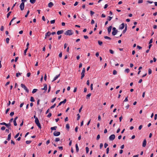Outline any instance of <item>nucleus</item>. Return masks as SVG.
Listing matches in <instances>:
<instances>
[{
  "label": "nucleus",
  "mask_w": 157,
  "mask_h": 157,
  "mask_svg": "<svg viewBox=\"0 0 157 157\" xmlns=\"http://www.w3.org/2000/svg\"><path fill=\"white\" fill-rule=\"evenodd\" d=\"M35 122L36 125L38 126L39 128L41 129V125L39 122V120L37 118H36L35 120Z\"/></svg>",
  "instance_id": "f257e3e1"
},
{
  "label": "nucleus",
  "mask_w": 157,
  "mask_h": 157,
  "mask_svg": "<svg viewBox=\"0 0 157 157\" xmlns=\"http://www.w3.org/2000/svg\"><path fill=\"white\" fill-rule=\"evenodd\" d=\"M71 30H68L67 31L64 33L65 35H71L73 34Z\"/></svg>",
  "instance_id": "f03ea898"
},
{
  "label": "nucleus",
  "mask_w": 157,
  "mask_h": 157,
  "mask_svg": "<svg viewBox=\"0 0 157 157\" xmlns=\"http://www.w3.org/2000/svg\"><path fill=\"white\" fill-rule=\"evenodd\" d=\"M21 87H22V88H24V89L25 90V91L27 93L29 92V90L27 88V87L25 86L24 84H23L21 83Z\"/></svg>",
  "instance_id": "7ed1b4c3"
},
{
  "label": "nucleus",
  "mask_w": 157,
  "mask_h": 157,
  "mask_svg": "<svg viewBox=\"0 0 157 157\" xmlns=\"http://www.w3.org/2000/svg\"><path fill=\"white\" fill-rule=\"evenodd\" d=\"M113 31L112 32V34L113 35L115 36L117 33L118 31L116 29L115 27H113Z\"/></svg>",
  "instance_id": "20e7f679"
},
{
  "label": "nucleus",
  "mask_w": 157,
  "mask_h": 157,
  "mask_svg": "<svg viewBox=\"0 0 157 157\" xmlns=\"http://www.w3.org/2000/svg\"><path fill=\"white\" fill-rule=\"evenodd\" d=\"M25 6L24 2H22L20 5V7L21 10L22 11L24 10Z\"/></svg>",
  "instance_id": "39448f33"
},
{
  "label": "nucleus",
  "mask_w": 157,
  "mask_h": 157,
  "mask_svg": "<svg viewBox=\"0 0 157 157\" xmlns=\"http://www.w3.org/2000/svg\"><path fill=\"white\" fill-rule=\"evenodd\" d=\"M115 137V136L114 134L111 135L109 137V139L110 140H113Z\"/></svg>",
  "instance_id": "423d86ee"
},
{
  "label": "nucleus",
  "mask_w": 157,
  "mask_h": 157,
  "mask_svg": "<svg viewBox=\"0 0 157 157\" xmlns=\"http://www.w3.org/2000/svg\"><path fill=\"white\" fill-rule=\"evenodd\" d=\"M60 134V133L59 132L55 131L53 133V135L55 136H58Z\"/></svg>",
  "instance_id": "0eeeda50"
},
{
  "label": "nucleus",
  "mask_w": 157,
  "mask_h": 157,
  "mask_svg": "<svg viewBox=\"0 0 157 157\" xmlns=\"http://www.w3.org/2000/svg\"><path fill=\"white\" fill-rule=\"evenodd\" d=\"M66 101L67 100L66 99H64L63 101H61L60 102H59L57 107H58L60 105L62 104H65L66 102Z\"/></svg>",
  "instance_id": "6e6552de"
},
{
  "label": "nucleus",
  "mask_w": 157,
  "mask_h": 157,
  "mask_svg": "<svg viewBox=\"0 0 157 157\" xmlns=\"http://www.w3.org/2000/svg\"><path fill=\"white\" fill-rule=\"evenodd\" d=\"M51 34V33L49 31L48 32L45 34V39H46L47 36H49Z\"/></svg>",
  "instance_id": "1a4fd4ad"
},
{
  "label": "nucleus",
  "mask_w": 157,
  "mask_h": 157,
  "mask_svg": "<svg viewBox=\"0 0 157 157\" xmlns=\"http://www.w3.org/2000/svg\"><path fill=\"white\" fill-rule=\"evenodd\" d=\"M146 143H147V142H146V139H145L144 140V141H143V143L142 146L143 147H145L146 145Z\"/></svg>",
  "instance_id": "9d476101"
},
{
  "label": "nucleus",
  "mask_w": 157,
  "mask_h": 157,
  "mask_svg": "<svg viewBox=\"0 0 157 157\" xmlns=\"http://www.w3.org/2000/svg\"><path fill=\"white\" fill-rule=\"evenodd\" d=\"M112 28V26H109L108 29V32L109 34L111 32V29Z\"/></svg>",
  "instance_id": "9b49d317"
},
{
  "label": "nucleus",
  "mask_w": 157,
  "mask_h": 157,
  "mask_svg": "<svg viewBox=\"0 0 157 157\" xmlns=\"http://www.w3.org/2000/svg\"><path fill=\"white\" fill-rule=\"evenodd\" d=\"M124 23L121 24L119 26V29H122L124 28Z\"/></svg>",
  "instance_id": "f8f14e48"
},
{
  "label": "nucleus",
  "mask_w": 157,
  "mask_h": 157,
  "mask_svg": "<svg viewBox=\"0 0 157 157\" xmlns=\"http://www.w3.org/2000/svg\"><path fill=\"white\" fill-rule=\"evenodd\" d=\"M44 87L43 88H42V90H44L45 91H46L47 90V85L46 84H44Z\"/></svg>",
  "instance_id": "ddd939ff"
},
{
  "label": "nucleus",
  "mask_w": 157,
  "mask_h": 157,
  "mask_svg": "<svg viewBox=\"0 0 157 157\" xmlns=\"http://www.w3.org/2000/svg\"><path fill=\"white\" fill-rule=\"evenodd\" d=\"M60 74H59L58 75H56L54 78L53 80L52 81V82H53L56 80L58 77L60 76Z\"/></svg>",
  "instance_id": "4468645a"
},
{
  "label": "nucleus",
  "mask_w": 157,
  "mask_h": 157,
  "mask_svg": "<svg viewBox=\"0 0 157 157\" xmlns=\"http://www.w3.org/2000/svg\"><path fill=\"white\" fill-rule=\"evenodd\" d=\"M63 30L58 31L57 32V35H59L63 33Z\"/></svg>",
  "instance_id": "2eb2a0df"
},
{
  "label": "nucleus",
  "mask_w": 157,
  "mask_h": 157,
  "mask_svg": "<svg viewBox=\"0 0 157 157\" xmlns=\"http://www.w3.org/2000/svg\"><path fill=\"white\" fill-rule=\"evenodd\" d=\"M54 5L53 3L52 2H50L48 4V6L50 7H52Z\"/></svg>",
  "instance_id": "dca6fc26"
},
{
  "label": "nucleus",
  "mask_w": 157,
  "mask_h": 157,
  "mask_svg": "<svg viewBox=\"0 0 157 157\" xmlns=\"http://www.w3.org/2000/svg\"><path fill=\"white\" fill-rule=\"evenodd\" d=\"M127 25L126 24L124 29L123 31V32H122L123 33H124L126 32V31L127 30Z\"/></svg>",
  "instance_id": "f3484780"
},
{
  "label": "nucleus",
  "mask_w": 157,
  "mask_h": 157,
  "mask_svg": "<svg viewBox=\"0 0 157 157\" xmlns=\"http://www.w3.org/2000/svg\"><path fill=\"white\" fill-rule=\"evenodd\" d=\"M57 128V126H55L54 127H51V129L52 130H55Z\"/></svg>",
  "instance_id": "a211bd4d"
},
{
  "label": "nucleus",
  "mask_w": 157,
  "mask_h": 157,
  "mask_svg": "<svg viewBox=\"0 0 157 157\" xmlns=\"http://www.w3.org/2000/svg\"><path fill=\"white\" fill-rule=\"evenodd\" d=\"M11 133H10L8 135V138L7 139V140L8 141L10 140L11 139Z\"/></svg>",
  "instance_id": "6ab92c4d"
},
{
  "label": "nucleus",
  "mask_w": 157,
  "mask_h": 157,
  "mask_svg": "<svg viewBox=\"0 0 157 157\" xmlns=\"http://www.w3.org/2000/svg\"><path fill=\"white\" fill-rule=\"evenodd\" d=\"M75 147L76 149V151L77 152H78L79 151V148L78 146V144H75Z\"/></svg>",
  "instance_id": "aec40b11"
},
{
  "label": "nucleus",
  "mask_w": 157,
  "mask_h": 157,
  "mask_svg": "<svg viewBox=\"0 0 157 157\" xmlns=\"http://www.w3.org/2000/svg\"><path fill=\"white\" fill-rule=\"evenodd\" d=\"M11 125V124H10V123H9L8 124H6V126L7 127V128H9V127H10Z\"/></svg>",
  "instance_id": "412c9836"
},
{
  "label": "nucleus",
  "mask_w": 157,
  "mask_h": 157,
  "mask_svg": "<svg viewBox=\"0 0 157 157\" xmlns=\"http://www.w3.org/2000/svg\"><path fill=\"white\" fill-rule=\"evenodd\" d=\"M98 43L99 45H100V46H101L103 44L102 42L100 40H98Z\"/></svg>",
  "instance_id": "4be33fe9"
},
{
  "label": "nucleus",
  "mask_w": 157,
  "mask_h": 157,
  "mask_svg": "<svg viewBox=\"0 0 157 157\" xmlns=\"http://www.w3.org/2000/svg\"><path fill=\"white\" fill-rule=\"evenodd\" d=\"M104 38L105 39H109V40H111V38L110 37L107 36H104Z\"/></svg>",
  "instance_id": "5701e85b"
},
{
  "label": "nucleus",
  "mask_w": 157,
  "mask_h": 157,
  "mask_svg": "<svg viewBox=\"0 0 157 157\" xmlns=\"http://www.w3.org/2000/svg\"><path fill=\"white\" fill-rule=\"evenodd\" d=\"M16 18L14 17L13 18V19L11 20V21H10L9 23V25H11V22L13 21V20L15 19Z\"/></svg>",
  "instance_id": "b1692460"
},
{
  "label": "nucleus",
  "mask_w": 157,
  "mask_h": 157,
  "mask_svg": "<svg viewBox=\"0 0 157 157\" xmlns=\"http://www.w3.org/2000/svg\"><path fill=\"white\" fill-rule=\"evenodd\" d=\"M22 74L21 73H18L16 74V76L17 77H18L19 75H21Z\"/></svg>",
  "instance_id": "393cba45"
},
{
  "label": "nucleus",
  "mask_w": 157,
  "mask_h": 157,
  "mask_svg": "<svg viewBox=\"0 0 157 157\" xmlns=\"http://www.w3.org/2000/svg\"><path fill=\"white\" fill-rule=\"evenodd\" d=\"M37 91V89H34L32 91V93L34 94L36 93Z\"/></svg>",
  "instance_id": "a878e982"
},
{
  "label": "nucleus",
  "mask_w": 157,
  "mask_h": 157,
  "mask_svg": "<svg viewBox=\"0 0 157 157\" xmlns=\"http://www.w3.org/2000/svg\"><path fill=\"white\" fill-rule=\"evenodd\" d=\"M36 0H30V2L32 4H34L36 2Z\"/></svg>",
  "instance_id": "bb28decb"
},
{
  "label": "nucleus",
  "mask_w": 157,
  "mask_h": 157,
  "mask_svg": "<svg viewBox=\"0 0 157 157\" xmlns=\"http://www.w3.org/2000/svg\"><path fill=\"white\" fill-rule=\"evenodd\" d=\"M91 93H89L86 96V99H88L91 96Z\"/></svg>",
  "instance_id": "cd10ccee"
},
{
  "label": "nucleus",
  "mask_w": 157,
  "mask_h": 157,
  "mask_svg": "<svg viewBox=\"0 0 157 157\" xmlns=\"http://www.w3.org/2000/svg\"><path fill=\"white\" fill-rule=\"evenodd\" d=\"M30 101L32 102H34L35 101L33 97H31L30 98Z\"/></svg>",
  "instance_id": "c85d7f7f"
},
{
  "label": "nucleus",
  "mask_w": 157,
  "mask_h": 157,
  "mask_svg": "<svg viewBox=\"0 0 157 157\" xmlns=\"http://www.w3.org/2000/svg\"><path fill=\"white\" fill-rule=\"evenodd\" d=\"M28 48H27L25 50L24 52V54L25 56L26 54V52L28 50Z\"/></svg>",
  "instance_id": "c756f323"
},
{
  "label": "nucleus",
  "mask_w": 157,
  "mask_h": 157,
  "mask_svg": "<svg viewBox=\"0 0 157 157\" xmlns=\"http://www.w3.org/2000/svg\"><path fill=\"white\" fill-rule=\"evenodd\" d=\"M31 140H27L26 141V143L27 144H29L31 142Z\"/></svg>",
  "instance_id": "7c9ffc66"
},
{
  "label": "nucleus",
  "mask_w": 157,
  "mask_h": 157,
  "mask_svg": "<svg viewBox=\"0 0 157 157\" xmlns=\"http://www.w3.org/2000/svg\"><path fill=\"white\" fill-rule=\"evenodd\" d=\"M11 13V11L9 12L7 14V18H8L10 16Z\"/></svg>",
  "instance_id": "2f4dec72"
},
{
  "label": "nucleus",
  "mask_w": 157,
  "mask_h": 157,
  "mask_svg": "<svg viewBox=\"0 0 157 157\" xmlns=\"http://www.w3.org/2000/svg\"><path fill=\"white\" fill-rule=\"evenodd\" d=\"M81 79H82L84 77L85 75H84V73L82 74V73H81Z\"/></svg>",
  "instance_id": "473e14b6"
},
{
  "label": "nucleus",
  "mask_w": 157,
  "mask_h": 157,
  "mask_svg": "<svg viewBox=\"0 0 157 157\" xmlns=\"http://www.w3.org/2000/svg\"><path fill=\"white\" fill-rule=\"evenodd\" d=\"M94 14V11H93L92 10H91L90 11V15L91 16H92Z\"/></svg>",
  "instance_id": "72a5a7b5"
},
{
  "label": "nucleus",
  "mask_w": 157,
  "mask_h": 157,
  "mask_svg": "<svg viewBox=\"0 0 157 157\" xmlns=\"http://www.w3.org/2000/svg\"><path fill=\"white\" fill-rule=\"evenodd\" d=\"M148 74L149 75H150L152 71H151V69L149 68L148 69Z\"/></svg>",
  "instance_id": "f704fd0d"
},
{
  "label": "nucleus",
  "mask_w": 157,
  "mask_h": 157,
  "mask_svg": "<svg viewBox=\"0 0 157 157\" xmlns=\"http://www.w3.org/2000/svg\"><path fill=\"white\" fill-rule=\"evenodd\" d=\"M10 39L9 38H7L6 39V43L8 44L9 43Z\"/></svg>",
  "instance_id": "c9c22d12"
},
{
  "label": "nucleus",
  "mask_w": 157,
  "mask_h": 157,
  "mask_svg": "<svg viewBox=\"0 0 157 157\" xmlns=\"http://www.w3.org/2000/svg\"><path fill=\"white\" fill-rule=\"evenodd\" d=\"M117 71L116 70H114L113 71V74L114 75H116L117 74Z\"/></svg>",
  "instance_id": "e433bc0d"
},
{
  "label": "nucleus",
  "mask_w": 157,
  "mask_h": 157,
  "mask_svg": "<svg viewBox=\"0 0 157 157\" xmlns=\"http://www.w3.org/2000/svg\"><path fill=\"white\" fill-rule=\"evenodd\" d=\"M82 17L83 18L84 20H86V17L83 14H82Z\"/></svg>",
  "instance_id": "4c0bfd02"
},
{
  "label": "nucleus",
  "mask_w": 157,
  "mask_h": 157,
  "mask_svg": "<svg viewBox=\"0 0 157 157\" xmlns=\"http://www.w3.org/2000/svg\"><path fill=\"white\" fill-rule=\"evenodd\" d=\"M60 140V139L59 138H56L55 141L56 142H58Z\"/></svg>",
  "instance_id": "58836bf2"
},
{
  "label": "nucleus",
  "mask_w": 157,
  "mask_h": 157,
  "mask_svg": "<svg viewBox=\"0 0 157 157\" xmlns=\"http://www.w3.org/2000/svg\"><path fill=\"white\" fill-rule=\"evenodd\" d=\"M56 105V104L55 103L52 106L50 107V108L51 109L53 108H54L55 107Z\"/></svg>",
  "instance_id": "ea45409f"
},
{
  "label": "nucleus",
  "mask_w": 157,
  "mask_h": 157,
  "mask_svg": "<svg viewBox=\"0 0 157 157\" xmlns=\"http://www.w3.org/2000/svg\"><path fill=\"white\" fill-rule=\"evenodd\" d=\"M86 152L87 153L89 151V148L88 147H86Z\"/></svg>",
  "instance_id": "a19ab883"
},
{
  "label": "nucleus",
  "mask_w": 157,
  "mask_h": 157,
  "mask_svg": "<svg viewBox=\"0 0 157 157\" xmlns=\"http://www.w3.org/2000/svg\"><path fill=\"white\" fill-rule=\"evenodd\" d=\"M14 112H11L10 114V116H11V117H12L14 115Z\"/></svg>",
  "instance_id": "79ce46f5"
},
{
  "label": "nucleus",
  "mask_w": 157,
  "mask_h": 157,
  "mask_svg": "<svg viewBox=\"0 0 157 157\" xmlns=\"http://www.w3.org/2000/svg\"><path fill=\"white\" fill-rule=\"evenodd\" d=\"M112 17L110 16H108V20L109 21H110L112 19Z\"/></svg>",
  "instance_id": "37998d69"
},
{
  "label": "nucleus",
  "mask_w": 157,
  "mask_h": 157,
  "mask_svg": "<svg viewBox=\"0 0 157 157\" xmlns=\"http://www.w3.org/2000/svg\"><path fill=\"white\" fill-rule=\"evenodd\" d=\"M4 27L3 26H1V28H0V30L1 31H3L4 30Z\"/></svg>",
  "instance_id": "c03bdc74"
},
{
  "label": "nucleus",
  "mask_w": 157,
  "mask_h": 157,
  "mask_svg": "<svg viewBox=\"0 0 157 157\" xmlns=\"http://www.w3.org/2000/svg\"><path fill=\"white\" fill-rule=\"evenodd\" d=\"M130 70L129 69L127 68L125 70V71L128 73L129 72Z\"/></svg>",
  "instance_id": "a18cd8bd"
},
{
  "label": "nucleus",
  "mask_w": 157,
  "mask_h": 157,
  "mask_svg": "<svg viewBox=\"0 0 157 157\" xmlns=\"http://www.w3.org/2000/svg\"><path fill=\"white\" fill-rule=\"evenodd\" d=\"M109 51L110 53L112 54H113L114 53V52L111 49H110L109 50Z\"/></svg>",
  "instance_id": "49530a36"
},
{
  "label": "nucleus",
  "mask_w": 157,
  "mask_h": 157,
  "mask_svg": "<svg viewBox=\"0 0 157 157\" xmlns=\"http://www.w3.org/2000/svg\"><path fill=\"white\" fill-rule=\"evenodd\" d=\"M56 98H54L52 99L51 101V102L52 103L54 102V101L56 100Z\"/></svg>",
  "instance_id": "de8ad7c7"
},
{
  "label": "nucleus",
  "mask_w": 157,
  "mask_h": 157,
  "mask_svg": "<svg viewBox=\"0 0 157 157\" xmlns=\"http://www.w3.org/2000/svg\"><path fill=\"white\" fill-rule=\"evenodd\" d=\"M13 122L14 125L15 126H16L17 125V124L16 123V121L13 120Z\"/></svg>",
  "instance_id": "09e8293b"
},
{
  "label": "nucleus",
  "mask_w": 157,
  "mask_h": 157,
  "mask_svg": "<svg viewBox=\"0 0 157 157\" xmlns=\"http://www.w3.org/2000/svg\"><path fill=\"white\" fill-rule=\"evenodd\" d=\"M70 127H69V125L68 124H67L66 125V128L67 129H69V128Z\"/></svg>",
  "instance_id": "8fccbe9b"
},
{
  "label": "nucleus",
  "mask_w": 157,
  "mask_h": 157,
  "mask_svg": "<svg viewBox=\"0 0 157 157\" xmlns=\"http://www.w3.org/2000/svg\"><path fill=\"white\" fill-rule=\"evenodd\" d=\"M19 135V133H17L14 136L15 138H17Z\"/></svg>",
  "instance_id": "3c124183"
},
{
  "label": "nucleus",
  "mask_w": 157,
  "mask_h": 157,
  "mask_svg": "<svg viewBox=\"0 0 157 157\" xmlns=\"http://www.w3.org/2000/svg\"><path fill=\"white\" fill-rule=\"evenodd\" d=\"M55 20H52L50 21L51 23L52 24H54L55 23Z\"/></svg>",
  "instance_id": "603ef678"
},
{
  "label": "nucleus",
  "mask_w": 157,
  "mask_h": 157,
  "mask_svg": "<svg viewBox=\"0 0 157 157\" xmlns=\"http://www.w3.org/2000/svg\"><path fill=\"white\" fill-rule=\"evenodd\" d=\"M143 0H139L138 1V3H143Z\"/></svg>",
  "instance_id": "864d4df0"
},
{
  "label": "nucleus",
  "mask_w": 157,
  "mask_h": 157,
  "mask_svg": "<svg viewBox=\"0 0 157 157\" xmlns=\"http://www.w3.org/2000/svg\"><path fill=\"white\" fill-rule=\"evenodd\" d=\"M85 68H83V69L82 70V72L81 73H84L85 74Z\"/></svg>",
  "instance_id": "5fc2aeb1"
},
{
  "label": "nucleus",
  "mask_w": 157,
  "mask_h": 157,
  "mask_svg": "<svg viewBox=\"0 0 157 157\" xmlns=\"http://www.w3.org/2000/svg\"><path fill=\"white\" fill-rule=\"evenodd\" d=\"M51 86L50 85L49 86V87H48V93L50 92V90H51Z\"/></svg>",
  "instance_id": "6e6d98bb"
},
{
  "label": "nucleus",
  "mask_w": 157,
  "mask_h": 157,
  "mask_svg": "<svg viewBox=\"0 0 157 157\" xmlns=\"http://www.w3.org/2000/svg\"><path fill=\"white\" fill-rule=\"evenodd\" d=\"M52 116V113H49L47 115V117H50Z\"/></svg>",
  "instance_id": "4d7b16f0"
},
{
  "label": "nucleus",
  "mask_w": 157,
  "mask_h": 157,
  "mask_svg": "<svg viewBox=\"0 0 157 157\" xmlns=\"http://www.w3.org/2000/svg\"><path fill=\"white\" fill-rule=\"evenodd\" d=\"M62 52H61L59 53V57H61L62 56Z\"/></svg>",
  "instance_id": "13d9d810"
},
{
  "label": "nucleus",
  "mask_w": 157,
  "mask_h": 157,
  "mask_svg": "<svg viewBox=\"0 0 157 157\" xmlns=\"http://www.w3.org/2000/svg\"><path fill=\"white\" fill-rule=\"evenodd\" d=\"M6 127L4 126H2L1 128V130H4L5 129Z\"/></svg>",
  "instance_id": "bf43d9fd"
},
{
  "label": "nucleus",
  "mask_w": 157,
  "mask_h": 157,
  "mask_svg": "<svg viewBox=\"0 0 157 157\" xmlns=\"http://www.w3.org/2000/svg\"><path fill=\"white\" fill-rule=\"evenodd\" d=\"M10 110V108H7L6 111V114L7 113H8V111Z\"/></svg>",
  "instance_id": "052dcab7"
},
{
  "label": "nucleus",
  "mask_w": 157,
  "mask_h": 157,
  "mask_svg": "<svg viewBox=\"0 0 157 157\" xmlns=\"http://www.w3.org/2000/svg\"><path fill=\"white\" fill-rule=\"evenodd\" d=\"M100 138V135H98L97 137V140H98Z\"/></svg>",
  "instance_id": "680f3d73"
},
{
  "label": "nucleus",
  "mask_w": 157,
  "mask_h": 157,
  "mask_svg": "<svg viewBox=\"0 0 157 157\" xmlns=\"http://www.w3.org/2000/svg\"><path fill=\"white\" fill-rule=\"evenodd\" d=\"M109 147H108L106 149V153L108 154L109 153Z\"/></svg>",
  "instance_id": "e2e57ef3"
},
{
  "label": "nucleus",
  "mask_w": 157,
  "mask_h": 157,
  "mask_svg": "<svg viewBox=\"0 0 157 157\" xmlns=\"http://www.w3.org/2000/svg\"><path fill=\"white\" fill-rule=\"evenodd\" d=\"M142 127H143V126H142V125H140L139 126V127L138 129H139V130H140L141 129V128H142Z\"/></svg>",
  "instance_id": "0e129e2a"
},
{
  "label": "nucleus",
  "mask_w": 157,
  "mask_h": 157,
  "mask_svg": "<svg viewBox=\"0 0 157 157\" xmlns=\"http://www.w3.org/2000/svg\"><path fill=\"white\" fill-rule=\"evenodd\" d=\"M30 75H31V73L30 72L28 73L27 74V76L28 77H29L30 76Z\"/></svg>",
  "instance_id": "69168bd1"
},
{
  "label": "nucleus",
  "mask_w": 157,
  "mask_h": 157,
  "mask_svg": "<svg viewBox=\"0 0 157 157\" xmlns=\"http://www.w3.org/2000/svg\"><path fill=\"white\" fill-rule=\"evenodd\" d=\"M108 146V144H107L106 143H105V144H104V147L105 148H106V147H107V146Z\"/></svg>",
  "instance_id": "338daca9"
},
{
  "label": "nucleus",
  "mask_w": 157,
  "mask_h": 157,
  "mask_svg": "<svg viewBox=\"0 0 157 157\" xmlns=\"http://www.w3.org/2000/svg\"><path fill=\"white\" fill-rule=\"evenodd\" d=\"M137 48H138L139 49H141L142 48L141 47H140L139 45L137 46Z\"/></svg>",
  "instance_id": "774afa93"
}]
</instances>
